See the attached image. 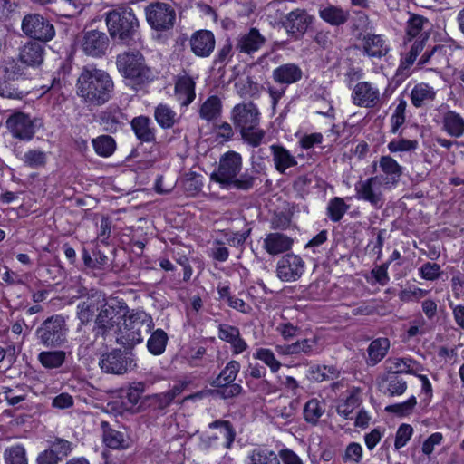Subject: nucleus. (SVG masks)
<instances>
[{
  "mask_svg": "<svg viewBox=\"0 0 464 464\" xmlns=\"http://www.w3.org/2000/svg\"><path fill=\"white\" fill-rule=\"evenodd\" d=\"M128 313L129 307L125 302L117 299L111 302L105 300L94 319V336H88L82 342L86 348L99 352L115 342L120 321L126 317Z\"/></svg>",
  "mask_w": 464,
  "mask_h": 464,
  "instance_id": "1",
  "label": "nucleus"
},
{
  "mask_svg": "<svg viewBox=\"0 0 464 464\" xmlns=\"http://www.w3.org/2000/svg\"><path fill=\"white\" fill-rule=\"evenodd\" d=\"M114 82L110 74L94 66H84L78 76L76 94L89 106H102L113 96Z\"/></svg>",
  "mask_w": 464,
  "mask_h": 464,
  "instance_id": "2",
  "label": "nucleus"
},
{
  "mask_svg": "<svg viewBox=\"0 0 464 464\" xmlns=\"http://www.w3.org/2000/svg\"><path fill=\"white\" fill-rule=\"evenodd\" d=\"M242 164V156L238 152L229 150L220 157L218 167L211 174L210 179L223 188L249 190L254 187L256 177L253 171L248 170L240 174Z\"/></svg>",
  "mask_w": 464,
  "mask_h": 464,
  "instance_id": "3",
  "label": "nucleus"
},
{
  "mask_svg": "<svg viewBox=\"0 0 464 464\" xmlns=\"http://www.w3.org/2000/svg\"><path fill=\"white\" fill-rule=\"evenodd\" d=\"M230 120L244 142L255 148L262 143L266 131L259 127L260 111L253 102L236 104L231 110Z\"/></svg>",
  "mask_w": 464,
  "mask_h": 464,
  "instance_id": "4",
  "label": "nucleus"
},
{
  "mask_svg": "<svg viewBox=\"0 0 464 464\" xmlns=\"http://www.w3.org/2000/svg\"><path fill=\"white\" fill-rule=\"evenodd\" d=\"M116 65L127 84L135 89L149 83L154 78L151 68L147 65L145 57L139 51L120 53L116 59Z\"/></svg>",
  "mask_w": 464,
  "mask_h": 464,
  "instance_id": "5",
  "label": "nucleus"
},
{
  "mask_svg": "<svg viewBox=\"0 0 464 464\" xmlns=\"http://www.w3.org/2000/svg\"><path fill=\"white\" fill-rule=\"evenodd\" d=\"M154 327L152 317L144 311L132 312L123 318V324L118 329L115 342L124 347H133L140 343Z\"/></svg>",
  "mask_w": 464,
  "mask_h": 464,
  "instance_id": "6",
  "label": "nucleus"
},
{
  "mask_svg": "<svg viewBox=\"0 0 464 464\" xmlns=\"http://www.w3.org/2000/svg\"><path fill=\"white\" fill-rule=\"evenodd\" d=\"M105 22L111 38L129 44L139 28V21L133 10L125 5L118 6L105 14Z\"/></svg>",
  "mask_w": 464,
  "mask_h": 464,
  "instance_id": "7",
  "label": "nucleus"
},
{
  "mask_svg": "<svg viewBox=\"0 0 464 464\" xmlns=\"http://www.w3.org/2000/svg\"><path fill=\"white\" fill-rule=\"evenodd\" d=\"M67 326L62 315L55 314L45 319L35 331V336L42 345L57 348L67 341Z\"/></svg>",
  "mask_w": 464,
  "mask_h": 464,
  "instance_id": "8",
  "label": "nucleus"
},
{
  "mask_svg": "<svg viewBox=\"0 0 464 464\" xmlns=\"http://www.w3.org/2000/svg\"><path fill=\"white\" fill-rule=\"evenodd\" d=\"M384 189H387L386 186L378 176L360 179L354 185L355 198L368 202L376 209L382 208L385 203Z\"/></svg>",
  "mask_w": 464,
  "mask_h": 464,
  "instance_id": "9",
  "label": "nucleus"
},
{
  "mask_svg": "<svg viewBox=\"0 0 464 464\" xmlns=\"http://www.w3.org/2000/svg\"><path fill=\"white\" fill-rule=\"evenodd\" d=\"M145 14L150 26L159 32L171 29L176 21V11L168 3H150L145 8Z\"/></svg>",
  "mask_w": 464,
  "mask_h": 464,
  "instance_id": "10",
  "label": "nucleus"
},
{
  "mask_svg": "<svg viewBox=\"0 0 464 464\" xmlns=\"http://www.w3.org/2000/svg\"><path fill=\"white\" fill-rule=\"evenodd\" d=\"M21 28L29 38L44 43L51 41L55 36L53 24L39 14H26L22 20Z\"/></svg>",
  "mask_w": 464,
  "mask_h": 464,
  "instance_id": "11",
  "label": "nucleus"
},
{
  "mask_svg": "<svg viewBox=\"0 0 464 464\" xmlns=\"http://www.w3.org/2000/svg\"><path fill=\"white\" fill-rule=\"evenodd\" d=\"M37 122V119H33L26 113L16 111L6 120V128L14 138L29 141L36 132Z\"/></svg>",
  "mask_w": 464,
  "mask_h": 464,
  "instance_id": "12",
  "label": "nucleus"
},
{
  "mask_svg": "<svg viewBox=\"0 0 464 464\" xmlns=\"http://www.w3.org/2000/svg\"><path fill=\"white\" fill-rule=\"evenodd\" d=\"M79 44L86 55L100 58L106 54L110 39L104 32L93 29L83 32L80 36Z\"/></svg>",
  "mask_w": 464,
  "mask_h": 464,
  "instance_id": "13",
  "label": "nucleus"
},
{
  "mask_svg": "<svg viewBox=\"0 0 464 464\" xmlns=\"http://www.w3.org/2000/svg\"><path fill=\"white\" fill-rule=\"evenodd\" d=\"M352 102L354 105L373 109L381 105V92L372 82L362 81L357 82L352 92Z\"/></svg>",
  "mask_w": 464,
  "mask_h": 464,
  "instance_id": "14",
  "label": "nucleus"
},
{
  "mask_svg": "<svg viewBox=\"0 0 464 464\" xmlns=\"http://www.w3.org/2000/svg\"><path fill=\"white\" fill-rule=\"evenodd\" d=\"M305 263L295 254L288 253L283 256L276 264V276L283 282H295L304 272Z\"/></svg>",
  "mask_w": 464,
  "mask_h": 464,
  "instance_id": "15",
  "label": "nucleus"
},
{
  "mask_svg": "<svg viewBox=\"0 0 464 464\" xmlns=\"http://www.w3.org/2000/svg\"><path fill=\"white\" fill-rule=\"evenodd\" d=\"M99 366L105 373L121 375L130 370L132 359L121 350H113L101 356Z\"/></svg>",
  "mask_w": 464,
  "mask_h": 464,
  "instance_id": "16",
  "label": "nucleus"
},
{
  "mask_svg": "<svg viewBox=\"0 0 464 464\" xmlns=\"http://www.w3.org/2000/svg\"><path fill=\"white\" fill-rule=\"evenodd\" d=\"M312 22L313 17L305 10L295 9L285 16L283 25L288 34L298 39L304 34Z\"/></svg>",
  "mask_w": 464,
  "mask_h": 464,
  "instance_id": "17",
  "label": "nucleus"
},
{
  "mask_svg": "<svg viewBox=\"0 0 464 464\" xmlns=\"http://www.w3.org/2000/svg\"><path fill=\"white\" fill-rule=\"evenodd\" d=\"M379 168L382 174L377 176L384 183L386 188H395L403 173V167L392 156L384 155L379 160Z\"/></svg>",
  "mask_w": 464,
  "mask_h": 464,
  "instance_id": "18",
  "label": "nucleus"
},
{
  "mask_svg": "<svg viewBox=\"0 0 464 464\" xmlns=\"http://www.w3.org/2000/svg\"><path fill=\"white\" fill-rule=\"evenodd\" d=\"M189 45L196 56L201 58L208 57L215 49V35L208 30L196 31L189 39Z\"/></svg>",
  "mask_w": 464,
  "mask_h": 464,
  "instance_id": "19",
  "label": "nucleus"
},
{
  "mask_svg": "<svg viewBox=\"0 0 464 464\" xmlns=\"http://www.w3.org/2000/svg\"><path fill=\"white\" fill-rule=\"evenodd\" d=\"M362 53L372 59H382L390 52V45L382 34L368 33L362 39Z\"/></svg>",
  "mask_w": 464,
  "mask_h": 464,
  "instance_id": "20",
  "label": "nucleus"
},
{
  "mask_svg": "<svg viewBox=\"0 0 464 464\" xmlns=\"http://www.w3.org/2000/svg\"><path fill=\"white\" fill-rule=\"evenodd\" d=\"M196 82L187 72L180 73L175 81V96L182 107H188L196 98Z\"/></svg>",
  "mask_w": 464,
  "mask_h": 464,
  "instance_id": "21",
  "label": "nucleus"
},
{
  "mask_svg": "<svg viewBox=\"0 0 464 464\" xmlns=\"http://www.w3.org/2000/svg\"><path fill=\"white\" fill-rule=\"evenodd\" d=\"M98 119L103 130L111 133L121 130L128 121L127 116L117 106L107 107L100 112Z\"/></svg>",
  "mask_w": 464,
  "mask_h": 464,
  "instance_id": "22",
  "label": "nucleus"
},
{
  "mask_svg": "<svg viewBox=\"0 0 464 464\" xmlns=\"http://www.w3.org/2000/svg\"><path fill=\"white\" fill-rule=\"evenodd\" d=\"M105 297L101 295H92L80 301L77 304V318L82 324H88L102 307Z\"/></svg>",
  "mask_w": 464,
  "mask_h": 464,
  "instance_id": "23",
  "label": "nucleus"
},
{
  "mask_svg": "<svg viewBox=\"0 0 464 464\" xmlns=\"http://www.w3.org/2000/svg\"><path fill=\"white\" fill-rule=\"evenodd\" d=\"M294 239L281 232H270L263 240L264 250L271 255L277 256L291 250Z\"/></svg>",
  "mask_w": 464,
  "mask_h": 464,
  "instance_id": "24",
  "label": "nucleus"
},
{
  "mask_svg": "<svg viewBox=\"0 0 464 464\" xmlns=\"http://www.w3.org/2000/svg\"><path fill=\"white\" fill-rule=\"evenodd\" d=\"M266 43V38L256 28L238 34L236 38L235 49L239 53L252 54L257 52Z\"/></svg>",
  "mask_w": 464,
  "mask_h": 464,
  "instance_id": "25",
  "label": "nucleus"
},
{
  "mask_svg": "<svg viewBox=\"0 0 464 464\" xmlns=\"http://www.w3.org/2000/svg\"><path fill=\"white\" fill-rule=\"evenodd\" d=\"M130 126L140 142L151 143L156 140V129L149 117L143 115L134 117Z\"/></svg>",
  "mask_w": 464,
  "mask_h": 464,
  "instance_id": "26",
  "label": "nucleus"
},
{
  "mask_svg": "<svg viewBox=\"0 0 464 464\" xmlns=\"http://www.w3.org/2000/svg\"><path fill=\"white\" fill-rule=\"evenodd\" d=\"M430 21L420 14H411L407 20L406 35L409 40L418 37L417 40H423V43L429 38L430 29Z\"/></svg>",
  "mask_w": 464,
  "mask_h": 464,
  "instance_id": "27",
  "label": "nucleus"
},
{
  "mask_svg": "<svg viewBox=\"0 0 464 464\" xmlns=\"http://www.w3.org/2000/svg\"><path fill=\"white\" fill-rule=\"evenodd\" d=\"M303 71L295 63H285L273 70V80L285 85H290L297 82L302 79Z\"/></svg>",
  "mask_w": 464,
  "mask_h": 464,
  "instance_id": "28",
  "label": "nucleus"
},
{
  "mask_svg": "<svg viewBox=\"0 0 464 464\" xmlns=\"http://www.w3.org/2000/svg\"><path fill=\"white\" fill-rule=\"evenodd\" d=\"M270 151L276 169L281 173H285L286 169L297 165L295 157L284 146L272 144Z\"/></svg>",
  "mask_w": 464,
  "mask_h": 464,
  "instance_id": "29",
  "label": "nucleus"
},
{
  "mask_svg": "<svg viewBox=\"0 0 464 464\" xmlns=\"http://www.w3.org/2000/svg\"><path fill=\"white\" fill-rule=\"evenodd\" d=\"M44 48L35 42H28L20 48L19 60L27 66H38L44 61Z\"/></svg>",
  "mask_w": 464,
  "mask_h": 464,
  "instance_id": "30",
  "label": "nucleus"
},
{
  "mask_svg": "<svg viewBox=\"0 0 464 464\" xmlns=\"http://www.w3.org/2000/svg\"><path fill=\"white\" fill-rule=\"evenodd\" d=\"M407 386V382L401 375L393 373H387L379 383L380 391L390 397L402 395Z\"/></svg>",
  "mask_w": 464,
  "mask_h": 464,
  "instance_id": "31",
  "label": "nucleus"
},
{
  "mask_svg": "<svg viewBox=\"0 0 464 464\" xmlns=\"http://www.w3.org/2000/svg\"><path fill=\"white\" fill-rule=\"evenodd\" d=\"M154 119L163 130L173 128L180 121V116L169 105L160 103L154 109Z\"/></svg>",
  "mask_w": 464,
  "mask_h": 464,
  "instance_id": "32",
  "label": "nucleus"
},
{
  "mask_svg": "<svg viewBox=\"0 0 464 464\" xmlns=\"http://www.w3.org/2000/svg\"><path fill=\"white\" fill-rule=\"evenodd\" d=\"M222 101L217 95L208 97L198 109L200 119L209 122L218 119L222 114Z\"/></svg>",
  "mask_w": 464,
  "mask_h": 464,
  "instance_id": "33",
  "label": "nucleus"
},
{
  "mask_svg": "<svg viewBox=\"0 0 464 464\" xmlns=\"http://www.w3.org/2000/svg\"><path fill=\"white\" fill-rule=\"evenodd\" d=\"M319 16L325 23L334 26H339L348 21L350 13L339 6L329 5L319 9Z\"/></svg>",
  "mask_w": 464,
  "mask_h": 464,
  "instance_id": "34",
  "label": "nucleus"
},
{
  "mask_svg": "<svg viewBox=\"0 0 464 464\" xmlns=\"http://www.w3.org/2000/svg\"><path fill=\"white\" fill-rule=\"evenodd\" d=\"M103 443L110 449L121 450L128 447L124 433L112 429L107 421H102Z\"/></svg>",
  "mask_w": 464,
  "mask_h": 464,
  "instance_id": "35",
  "label": "nucleus"
},
{
  "mask_svg": "<svg viewBox=\"0 0 464 464\" xmlns=\"http://www.w3.org/2000/svg\"><path fill=\"white\" fill-rule=\"evenodd\" d=\"M37 359L47 370L59 369L66 362L67 353L63 350L43 351L38 354Z\"/></svg>",
  "mask_w": 464,
  "mask_h": 464,
  "instance_id": "36",
  "label": "nucleus"
},
{
  "mask_svg": "<svg viewBox=\"0 0 464 464\" xmlns=\"http://www.w3.org/2000/svg\"><path fill=\"white\" fill-rule=\"evenodd\" d=\"M436 92L427 83L416 84L411 92V101L413 106L420 108L434 101Z\"/></svg>",
  "mask_w": 464,
  "mask_h": 464,
  "instance_id": "37",
  "label": "nucleus"
},
{
  "mask_svg": "<svg viewBox=\"0 0 464 464\" xmlns=\"http://www.w3.org/2000/svg\"><path fill=\"white\" fill-rule=\"evenodd\" d=\"M443 130L451 137L459 138L464 134V119L456 111H447L442 119Z\"/></svg>",
  "mask_w": 464,
  "mask_h": 464,
  "instance_id": "38",
  "label": "nucleus"
},
{
  "mask_svg": "<svg viewBox=\"0 0 464 464\" xmlns=\"http://www.w3.org/2000/svg\"><path fill=\"white\" fill-rule=\"evenodd\" d=\"M246 464H281L277 454L267 448H255L247 455Z\"/></svg>",
  "mask_w": 464,
  "mask_h": 464,
  "instance_id": "39",
  "label": "nucleus"
},
{
  "mask_svg": "<svg viewBox=\"0 0 464 464\" xmlns=\"http://www.w3.org/2000/svg\"><path fill=\"white\" fill-rule=\"evenodd\" d=\"M387 373L400 375L401 373L415 374L414 365H418L417 362L411 358H394L386 361Z\"/></svg>",
  "mask_w": 464,
  "mask_h": 464,
  "instance_id": "40",
  "label": "nucleus"
},
{
  "mask_svg": "<svg viewBox=\"0 0 464 464\" xmlns=\"http://www.w3.org/2000/svg\"><path fill=\"white\" fill-rule=\"evenodd\" d=\"M390 347V341L387 338L373 340L368 347L369 363L375 365L386 355Z\"/></svg>",
  "mask_w": 464,
  "mask_h": 464,
  "instance_id": "41",
  "label": "nucleus"
},
{
  "mask_svg": "<svg viewBox=\"0 0 464 464\" xmlns=\"http://www.w3.org/2000/svg\"><path fill=\"white\" fill-rule=\"evenodd\" d=\"M168 334L162 329H157L151 333L150 336L147 341V348L149 352L153 355L162 354L168 343Z\"/></svg>",
  "mask_w": 464,
  "mask_h": 464,
  "instance_id": "42",
  "label": "nucleus"
},
{
  "mask_svg": "<svg viewBox=\"0 0 464 464\" xmlns=\"http://www.w3.org/2000/svg\"><path fill=\"white\" fill-rule=\"evenodd\" d=\"M362 400L357 393H351L346 399L340 400L336 406L337 413L346 420L353 419V411L360 407Z\"/></svg>",
  "mask_w": 464,
  "mask_h": 464,
  "instance_id": "43",
  "label": "nucleus"
},
{
  "mask_svg": "<svg viewBox=\"0 0 464 464\" xmlns=\"http://www.w3.org/2000/svg\"><path fill=\"white\" fill-rule=\"evenodd\" d=\"M239 371L240 363L237 361L228 362L218 377L212 381L211 386H224L235 382Z\"/></svg>",
  "mask_w": 464,
  "mask_h": 464,
  "instance_id": "44",
  "label": "nucleus"
},
{
  "mask_svg": "<svg viewBox=\"0 0 464 464\" xmlns=\"http://www.w3.org/2000/svg\"><path fill=\"white\" fill-rule=\"evenodd\" d=\"M325 411L324 403L317 399L309 400L304 407V418L306 422L315 425Z\"/></svg>",
  "mask_w": 464,
  "mask_h": 464,
  "instance_id": "45",
  "label": "nucleus"
},
{
  "mask_svg": "<svg viewBox=\"0 0 464 464\" xmlns=\"http://www.w3.org/2000/svg\"><path fill=\"white\" fill-rule=\"evenodd\" d=\"M419 147L417 140H410L399 135V137L389 141L387 149L391 153L414 152Z\"/></svg>",
  "mask_w": 464,
  "mask_h": 464,
  "instance_id": "46",
  "label": "nucleus"
},
{
  "mask_svg": "<svg viewBox=\"0 0 464 464\" xmlns=\"http://www.w3.org/2000/svg\"><path fill=\"white\" fill-rule=\"evenodd\" d=\"M95 152L101 157H110L116 150L115 140L109 135H101L92 140Z\"/></svg>",
  "mask_w": 464,
  "mask_h": 464,
  "instance_id": "47",
  "label": "nucleus"
},
{
  "mask_svg": "<svg viewBox=\"0 0 464 464\" xmlns=\"http://www.w3.org/2000/svg\"><path fill=\"white\" fill-rule=\"evenodd\" d=\"M253 357L264 362L273 373L277 372L282 366V363L276 358L273 351L268 348L256 349Z\"/></svg>",
  "mask_w": 464,
  "mask_h": 464,
  "instance_id": "48",
  "label": "nucleus"
},
{
  "mask_svg": "<svg viewBox=\"0 0 464 464\" xmlns=\"http://www.w3.org/2000/svg\"><path fill=\"white\" fill-rule=\"evenodd\" d=\"M22 160L31 169L44 168L47 162V153L40 150H29L24 154Z\"/></svg>",
  "mask_w": 464,
  "mask_h": 464,
  "instance_id": "49",
  "label": "nucleus"
},
{
  "mask_svg": "<svg viewBox=\"0 0 464 464\" xmlns=\"http://www.w3.org/2000/svg\"><path fill=\"white\" fill-rule=\"evenodd\" d=\"M407 102L404 100H400L398 105L396 106L392 117H391V132L392 134L401 135L402 131L400 130V128L404 124L406 121L405 111H406Z\"/></svg>",
  "mask_w": 464,
  "mask_h": 464,
  "instance_id": "50",
  "label": "nucleus"
},
{
  "mask_svg": "<svg viewBox=\"0 0 464 464\" xmlns=\"http://www.w3.org/2000/svg\"><path fill=\"white\" fill-rule=\"evenodd\" d=\"M349 209V206L342 198L335 197L327 206V216L333 222H338Z\"/></svg>",
  "mask_w": 464,
  "mask_h": 464,
  "instance_id": "51",
  "label": "nucleus"
},
{
  "mask_svg": "<svg viewBox=\"0 0 464 464\" xmlns=\"http://www.w3.org/2000/svg\"><path fill=\"white\" fill-rule=\"evenodd\" d=\"M5 464H28L26 451L24 446L15 445L5 450Z\"/></svg>",
  "mask_w": 464,
  "mask_h": 464,
  "instance_id": "52",
  "label": "nucleus"
},
{
  "mask_svg": "<svg viewBox=\"0 0 464 464\" xmlns=\"http://www.w3.org/2000/svg\"><path fill=\"white\" fill-rule=\"evenodd\" d=\"M48 450H52L54 456L59 457L62 461L72 450V443L64 439L56 438L54 440L48 441Z\"/></svg>",
  "mask_w": 464,
  "mask_h": 464,
  "instance_id": "53",
  "label": "nucleus"
},
{
  "mask_svg": "<svg viewBox=\"0 0 464 464\" xmlns=\"http://www.w3.org/2000/svg\"><path fill=\"white\" fill-rule=\"evenodd\" d=\"M310 374L313 380L323 382L336 378L338 372L334 366L315 365L311 367Z\"/></svg>",
  "mask_w": 464,
  "mask_h": 464,
  "instance_id": "54",
  "label": "nucleus"
},
{
  "mask_svg": "<svg viewBox=\"0 0 464 464\" xmlns=\"http://www.w3.org/2000/svg\"><path fill=\"white\" fill-rule=\"evenodd\" d=\"M210 429H219L220 435L226 440L225 447L229 449L235 440V431L231 423L227 420H215L209 425Z\"/></svg>",
  "mask_w": 464,
  "mask_h": 464,
  "instance_id": "55",
  "label": "nucleus"
},
{
  "mask_svg": "<svg viewBox=\"0 0 464 464\" xmlns=\"http://www.w3.org/2000/svg\"><path fill=\"white\" fill-rule=\"evenodd\" d=\"M1 67L5 77L8 80H15L24 74V69L14 58L8 57L2 61Z\"/></svg>",
  "mask_w": 464,
  "mask_h": 464,
  "instance_id": "56",
  "label": "nucleus"
},
{
  "mask_svg": "<svg viewBox=\"0 0 464 464\" xmlns=\"http://www.w3.org/2000/svg\"><path fill=\"white\" fill-rule=\"evenodd\" d=\"M295 354L311 355L317 353L318 337L306 338L293 343Z\"/></svg>",
  "mask_w": 464,
  "mask_h": 464,
  "instance_id": "57",
  "label": "nucleus"
},
{
  "mask_svg": "<svg viewBox=\"0 0 464 464\" xmlns=\"http://www.w3.org/2000/svg\"><path fill=\"white\" fill-rule=\"evenodd\" d=\"M417 404V400L415 396L410 397L407 401L401 402V403H396L392 405H389L385 408V411L387 412L394 413L398 416H408L410 415L414 407Z\"/></svg>",
  "mask_w": 464,
  "mask_h": 464,
  "instance_id": "58",
  "label": "nucleus"
},
{
  "mask_svg": "<svg viewBox=\"0 0 464 464\" xmlns=\"http://www.w3.org/2000/svg\"><path fill=\"white\" fill-rule=\"evenodd\" d=\"M3 392L6 401L12 406L24 401L26 398V392L23 386H16L14 388L4 387Z\"/></svg>",
  "mask_w": 464,
  "mask_h": 464,
  "instance_id": "59",
  "label": "nucleus"
},
{
  "mask_svg": "<svg viewBox=\"0 0 464 464\" xmlns=\"http://www.w3.org/2000/svg\"><path fill=\"white\" fill-rule=\"evenodd\" d=\"M214 387L217 389L213 392V393H215L216 395H218L223 399L234 398V397L239 395L243 391L242 386L238 383H235L234 382H230L229 384H226L224 386H214Z\"/></svg>",
  "mask_w": 464,
  "mask_h": 464,
  "instance_id": "60",
  "label": "nucleus"
},
{
  "mask_svg": "<svg viewBox=\"0 0 464 464\" xmlns=\"http://www.w3.org/2000/svg\"><path fill=\"white\" fill-rule=\"evenodd\" d=\"M424 44L423 40H416L411 47L410 52L401 60L400 67L407 69L412 65L419 53L423 50Z\"/></svg>",
  "mask_w": 464,
  "mask_h": 464,
  "instance_id": "61",
  "label": "nucleus"
},
{
  "mask_svg": "<svg viewBox=\"0 0 464 464\" xmlns=\"http://www.w3.org/2000/svg\"><path fill=\"white\" fill-rule=\"evenodd\" d=\"M413 429L409 424H401L396 432L394 447L400 450L404 447L412 436Z\"/></svg>",
  "mask_w": 464,
  "mask_h": 464,
  "instance_id": "62",
  "label": "nucleus"
},
{
  "mask_svg": "<svg viewBox=\"0 0 464 464\" xmlns=\"http://www.w3.org/2000/svg\"><path fill=\"white\" fill-rule=\"evenodd\" d=\"M238 336H240V331L237 327L227 324L218 325V337L222 341L232 343Z\"/></svg>",
  "mask_w": 464,
  "mask_h": 464,
  "instance_id": "63",
  "label": "nucleus"
},
{
  "mask_svg": "<svg viewBox=\"0 0 464 464\" xmlns=\"http://www.w3.org/2000/svg\"><path fill=\"white\" fill-rule=\"evenodd\" d=\"M420 273L421 277L426 280H436L441 275L440 266L436 263L427 262L421 266Z\"/></svg>",
  "mask_w": 464,
  "mask_h": 464,
  "instance_id": "64",
  "label": "nucleus"
}]
</instances>
